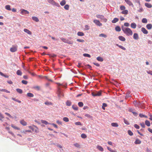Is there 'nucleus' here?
Masks as SVG:
<instances>
[{
	"instance_id": "1",
	"label": "nucleus",
	"mask_w": 152,
	"mask_h": 152,
	"mask_svg": "<svg viewBox=\"0 0 152 152\" xmlns=\"http://www.w3.org/2000/svg\"><path fill=\"white\" fill-rule=\"evenodd\" d=\"M121 28L124 33L126 36H130L132 35V31L130 28L123 26H121Z\"/></svg>"
},
{
	"instance_id": "2",
	"label": "nucleus",
	"mask_w": 152,
	"mask_h": 152,
	"mask_svg": "<svg viewBox=\"0 0 152 152\" xmlns=\"http://www.w3.org/2000/svg\"><path fill=\"white\" fill-rule=\"evenodd\" d=\"M96 17L98 18H100L101 20H102L104 22H106L107 20L104 18V16L100 15H96Z\"/></svg>"
},
{
	"instance_id": "3",
	"label": "nucleus",
	"mask_w": 152,
	"mask_h": 152,
	"mask_svg": "<svg viewBox=\"0 0 152 152\" xmlns=\"http://www.w3.org/2000/svg\"><path fill=\"white\" fill-rule=\"evenodd\" d=\"M92 95L94 96H99L101 95V92L100 91H98L92 92L91 93Z\"/></svg>"
},
{
	"instance_id": "4",
	"label": "nucleus",
	"mask_w": 152,
	"mask_h": 152,
	"mask_svg": "<svg viewBox=\"0 0 152 152\" xmlns=\"http://www.w3.org/2000/svg\"><path fill=\"white\" fill-rule=\"evenodd\" d=\"M57 94H58V97H61L64 96L63 94V93L61 90L59 88H58Z\"/></svg>"
},
{
	"instance_id": "5",
	"label": "nucleus",
	"mask_w": 152,
	"mask_h": 152,
	"mask_svg": "<svg viewBox=\"0 0 152 152\" xmlns=\"http://www.w3.org/2000/svg\"><path fill=\"white\" fill-rule=\"evenodd\" d=\"M48 2L50 3L53 5H55L58 7H59L60 5L58 4V3H57L56 2L54 1L53 0H47Z\"/></svg>"
},
{
	"instance_id": "6",
	"label": "nucleus",
	"mask_w": 152,
	"mask_h": 152,
	"mask_svg": "<svg viewBox=\"0 0 152 152\" xmlns=\"http://www.w3.org/2000/svg\"><path fill=\"white\" fill-rule=\"evenodd\" d=\"M17 49V46H13L12 47L10 48V51L12 52H16Z\"/></svg>"
},
{
	"instance_id": "7",
	"label": "nucleus",
	"mask_w": 152,
	"mask_h": 152,
	"mask_svg": "<svg viewBox=\"0 0 152 152\" xmlns=\"http://www.w3.org/2000/svg\"><path fill=\"white\" fill-rule=\"evenodd\" d=\"M94 22L97 25L99 26H102V24L100 21L97 20H94Z\"/></svg>"
},
{
	"instance_id": "8",
	"label": "nucleus",
	"mask_w": 152,
	"mask_h": 152,
	"mask_svg": "<svg viewBox=\"0 0 152 152\" xmlns=\"http://www.w3.org/2000/svg\"><path fill=\"white\" fill-rule=\"evenodd\" d=\"M130 6H134L133 4L131 1L129 0H124Z\"/></svg>"
},
{
	"instance_id": "9",
	"label": "nucleus",
	"mask_w": 152,
	"mask_h": 152,
	"mask_svg": "<svg viewBox=\"0 0 152 152\" xmlns=\"http://www.w3.org/2000/svg\"><path fill=\"white\" fill-rule=\"evenodd\" d=\"M20 13L22 15H24L26 14H29V12L27 10L24 9H22Z\"/></svg>"
},
{
	"instance_id": "10",
	"label": "nucleus",
	"mask_w": 152,
	"mask_h": 152,
	"mask_svg": "<svg viewBox=\"0 0 152 152\" xmlns=\"http://www.w3.org/2000/svg\"><path fill=\"white\" fill-rule=\"evenodd\" d=\"M141 31L145 34H146L148 33V31L144 27L141 28Z\"/></svg>"
},
{
	"instance_id": "11",
	"label": "nucleus",
	"mask_w": 152,
	"mask_h": 152,
	"mask_svg": "<svg viewBox=\"0 0 152 152\" xmlns=\"http://www.w3.org/2000/svg\"><path fill=\"white\" fill-rule=\"evenodd\" d=\"M118 38L120 40L124 42L126 40L125 38L124 37L121 36H119L118 37Z\"/></svg>"
},
{
	"instance_id": "12",
	"label": "nucleus",
	"mask_w": 152,
	"mask_h": 152,
	"mask_svg": "<svg viewBox=\"0 0 152 152\" xmlns=\"http://www.w3.org/2000/svg\"><path fill=\"white\" fill-rule=\"evenodd\" d=\"M24 31L29 35H31L32 34L31 32L27 29L25 28L24 29Z\"/></svg>"
},
{
	"instance_id": "13",
	"label": "nucleus",
	"mask_w": 152,
	"mask_h": 152,
	"mask_svg": "<svg viewBox=\"0 0 152 152\" xmlns=\"http://www.w3.org/2000/svg\"><path fill=\"white\" fill-rule=\"evenodd\" d=\"M96 148L101 151H104L103 148L100 145H97L96 146Z\"/></svg>"
},
{
	"instance_id": "14",
	"label": "nucleus",
	"mask_w": 152,
	"mask_h": 152,
	"mask_svg": "<svg viewBox=\"0 0 152 152\" xmlns=\"http://www.w3.org/2000/svg\"><path fill=\"white\" fill-rule=\"evenodd\" d=\"M131 27L132 28L135 29L137 27V25L135 23H132L131 24Z\"/></svg>"
},
{
	"instance_id": "15",
	"label": "nucleus",
	"mask_w": 152,
	"mask_h": 152,
	"mask_svg": "<svg viewBox=\"0 0 152 152\" xmlns=\"http://www.w3.org/2000/svg\"><path fill=\"white\" fill-rule=\"evenodd\" d=\"M133 38L134 39L137 40L139 38L138 35L137 33H134L133 35Z\"/></svg>"
},
{
	"instance_id": "16",
	"label": "nucleus",
	"mask_w": 152,
	"mask_h": 152,
	"mask_svg": "<svg viewBox=\"0 0 152 152\" xmlns=\"http://www.w3.org/2000/svg\"><path fill=\"white\" fill-rule=\"evenodd\" d=\"M20 123L22 125L24 126H26L27 124V123L23 120H21Z\"/></svg>"
},
{
	"instance_id": "17",
	"label": "nucleus",
	"mask_w": 152,
	"mask_h": 152,
	"mask_svg": "<svg viewBox=\"0 0 152 152\" xmlns=\"http://www.w3.org/2000/svg\"><path fill=\"white\" fill-rule=\"evenodd\" d=\"M145 5L146 7L148 8H151L152 7V5L148 3H145Z\"/></svg>"
},
{
	"instance_id": "18",
	"label": "nucleus",
	"mask_w": 152,
	"mask_h": 152,
	"mask_svg": "<svg viewBox=\"0 0 152 152\" xmlns=\"http://www.w3.org/2000/svg\"><path fill=\"white\" fill-rule=\"evenodd\" d=\"M141 143V141L138 139H136L134 142V143L136 144H140Z\"/></svg>"
},
{
	"instance_id": "19",
	"label": "nucleus",
	"mask_w": 152,
	"mask_h": 152,
	"mask_svg": "<svg viewBox=\"0 0 152 152\" xmlns=\"http://www.w3.org/2000/svg\"><path fill=\"white\" fill-rule=\"evenodd\" d=\"M146 28L149 30L151 29L152 28V25L151 24H147L146 25Z\"/></svg>"
},
{
	"instance_id": "20",
	"label": "nucleus",
	"mask_w": 152,
	"mask_h": 152,
	"mask_svg": "<svg viewBox=\"0 0 152 152\" xmlns=\"http://www.w3.org/2000/svg\"><path fill=\"white\" fill-rule=\"evenodd\" d=\"M96 59L98 61L101 62L103 61L104 60L103 58L100 56H98L97 57Z\"/></svg>"
},
{
	"instance_id": "21",
	"label": "nucleus",
	"mask_w": 152,
	"mask_h": 152,
	"mask_svg": "<svg viewBox=\"0 0 152 152\" xmlns=\"http://www.w3.org/2000/svg\"><path fill=\"white\" fill-rule=\"evenodd\" d=\"M111 125L113 127H117L118 126V124L116 123H111Z\"/></svg>"
},
{
	"instance_id": "22",
	"label": "nucleus",
	"mask_w": 152,
	"mask_h": 152,
	"mask_svg": "<svg viewBox=\"0 0 152 152\" xmlns=\"http://www.w3.org/2000/svg\"><path fill=\"white\" fill-rule=\"evenodd\" d=\"M32 19L34 20L37 22H38L39 21L38 18L36 17L33 16L32 17Z\"/></svg>"
},
{
	"instance_id": "23",
	"label": "nucleus",
	"mask_w": 152,
	"mask_h": 152,
	"mask_svg": "<svg viewBox=\"0 0 152 152\" xmlns=\"http://www.w3.org/2000/svg\"><path fill=\"white\" fill-rule=\"evenodd\" d=\"M119 20V19L117 18H115L112 21L113 23H115Z\"/></svg>"
},
{
	"instance_id": "24",
	"label": "nucleus",
	"mask_w": 152,
	"mask_h": 152,
	"mask_svg": "<svg viewBox=\"0 0 152 152\" xmlns=\"http://www.w3.org/2000/svg\"><path fill=\"white\" fill-rule=\"evenodd\" d=\"M66 1L65 0H62L60 3V5L62 6H63L65 4Z\"/></svg>"
},
{
	"instance_id": "25",
	"label": "nucleus",
	"mask_w": 152,
	"mask_h": 152,
	"mask_svg": "<svg viewBox=\"0 0 152 152\" xmlns=\"http://www.w3.org/2000/svg\"><path fill=\"white\" fill-rule=\"evenodd\" d=\"M115 30L119 32L121 31V28L120 26H117L115 28Z\"/></svg>"
},
{
	"instance_id": "26",
	"label": "nucleus",
	"mask_w": 152,
	"mask_h": 152,
	"mask_svg": "<svg viewBox=\"0 0 152 152\" xmlns=\"http://www.w3.org/2000/svg\"><path fill=\"white\" fill-rule=\"evenodd\" d=\"M16 74L18 75L21 76L22 74V73L20 70H18L17 71Z\"/></svg>"
},
{
	"instance_id": "27",
	"label": "nucleus",
	"mask_w": 152,
	"mask_h": 152,
	"mask_svg": "<svg viewBox=\"0 0 152 152\" xmlns=\"http://www.w3.org/2000/svg\"><path fill=\"white\" fill-rule=\"evenodd\" d=\"M145 124L148 126H150L151 123L150 121L148 120H146L145 121Z\"/></svg>"
},
{
	"instance_id": "28",
	"label": "nucleus",
	"mask_w": 152,
	"mask_h": 152,
	"mask_svg": "<svg viewBox=\"0 0 152 152\" xmlns=\"http://www.w3.org/2000/svg\"><path fill=\"white\" fill-rule=\"evenodd\" d=\"M27 96L29 97H34V94L30 93H28L27 94Z\"/></svg>"
},
{
	"instance_id": "29",
	"label": "nucleus",
	"mask_w": 152,
	"mask_h": 152,
	"mask_svg": "<svg viewBox=\"0 0 152 152\" xmlns=\"http://www.w3.org/2000/svg\"><path fill=\"white\" fill-rule=\"evenodd\" d=\"M128 11L127 10H125L121 12V13L123 14L127 15L128 14Z\"/></svg>"
},
{
	"instance_id": "30",
	"label": "nucleus",
	"mask_w": 152,
	"mask_h": 152,
	"mask_svg": "<svg viewBox=\"0 0 152 152\" xmlns=\"http://www.w3.org/2000/svg\"><path fill=\"white\" fill-rule=\"evenodd\" d=\"M72 108L75 110H78V108L76 105H73L72 106Z\"/></svg>"
},
{
	"instance_id": "31",
	"label": "nucleus",
	"mask_w": 152,
	"mask_h": 152,
	"mask_svg": "<svg viewBox=\"0 0 152 152\" xmlns=\"http://www.w3.org/2000/svg\"><path fill=\"white\" fill-rule=\"evenodd\" d=\"M77 34L78 36H83L84 35V34L83 32H77Z\"/></svg>"
},
{
	"instance_id": "32",
	"label": "nucleus",
	"mask_w": 152,
	"mask_h": 152,
	"mask_svg": "<svg viewBox=\"0 0 152 152\" xmlns=\"http://www.w3.org/2000/svg\"><path fill=\"white\" fill-rule=\"evenodd\" d=\"M50 57H55L56 56V55L54 54H47Z\"/></svg>"
},
{
	"instance_id": "33",
	"label": "nucleus",
	"mask_w": 152,
	"mask_h": 152,
	"mask_svg": "<svg viewBox=\"0 0 152 152\" xmlns=\"http://www.w3.org/2000/svg\"><path fill=\"white\" fill-rule=\"evenodd\" d=\"M116 45L117 46H118L119 48H121V49H122L123 50H126L125 48H124V47H123V46H122L121 45H119L118 44H116Z\"/></svg>"
},
{
	"instance_id": "34",
	"label": "nucleus",
	"mask_w": 152,
	"mask_h": 152,
	"mask_svg": "<svg viewBox=\"0 0 152 152\" xmlns=\"http://www.w3.org/2000/svg\"><path fill=\"white\" fill-rule=\"evenodd\" d=\"M81 137L85 139V138H86L87 137V136L85 134H82L81 135Z\"/></svg>"
},
{
	"instance_id": "35",
	"label": "nucleus",
	"mask_w": 152,
	"mask_h": 152,
	"mask_svg": "<svg viewBox=\"0 0 152 152\" xmlns=\"http://www.w3.org/2000/svg\"><path fill=\"white\" fill-rule=\"evenodd\" d=\"M16 91L19 94H22L23 93V91L22 89L19 88L16 89Z\"/></svg>"
},
{
	"instance_id": "36",
	"label": "nucleus",
	"mask_w": 152,
	"mask_h": 152,
	"mask_svg": "<svg viewBox=\"0 0 152 152\" xmlns=\"http://www.w3.org/2000/svg\"><path fill=\"white\" fill-rule=\"evenodd\" d=\"M107 106V104L106 103H103L102 104V109L104 110H105V107H106Z\"/></svg>"
},
{
	"instance_id": "37",
	"label": "nucleus",
	"mask_w": 152,
	"mask_h": 152,
	"mask_svg": "<svg viewBox=\"0 0 152 152\" xmlns=\"http://www.w3.org/2000/svg\"><path fill=\"white\" fill-rule=\"evenodd\" d=\"M5 8L7 10H11V9L10 8V5H6L5 7Z\"/></svg>"
},
{
	"instance_id": "38",
	"label": "nucleus",
	"mask_w": 152,
	"mask_h": 152,
	"mask_svg": "<svg viewBox=\"0 0 152 152\" xmlns=\"http://www.w3.org/2000/svg\"><path fill=\"white\" fill-rule=\"evenodd\" d=\"M99 37L106 38L107 37L106 35L104 34H101L99 35Z\"/></svg>"
},
{
	"instance_id": "39",
	"label": "nucleus",
	"mask_w": 152,
	"mask_h": 152,
	"mask_svg": "<svg viewBox=\"0 0 152 152\" xmlns=\"http://www.w3.org/2000/svg\"><path fill=\"white\" fill-rule=\"evenodd\" d=\"M41 122H42V123L44 124L45 125H47L49 124V123L47 121L45 120H41Z\"/></svg>"
},
{
	"instance_id": "40",
	"label": "nucleus",
	"mask_w": 152,
	"mask_h": 152,
	"mask_svg": "<svg viewBox=\"0 0 152 152\" xmlns=\"http://www.w3.org/2000/svg\"><path fill=\"white\" fill-rule=\"evenodd\" d=\"M142 22L143 23H146L148 22V20L146 18H144L142 20Z\"/></svg>"
},
{
	"instance_id": "41",
	"label": "nucleus",
	"mask_w": 152,
	"mask_h": 152,
	"mask_svg": "<svg viewBox=\"0 0 152 152\" xmlns=\"http://www.w3.org/2000/svg\"><path fill=\"white\" fill-rule=\"evenodd\" d=\"M66 104L67 106H70L71 105V102L70 101H67L66 102Z\"/></svg>"
},
{
	"instance_id": "42",
	"label": "nucleus",
	"mask_w": 152,
	"mask_h": 152,
	"mask_svg": "<svg viewBox=\"0 0 152 152\" xmlns=\"http://www.w3.org/2000/svg\"><path fill=\"white\" fill-rule=\"evenodd\" d=\"M22 133L24 134H26V132H31V130H26L25 131H23L21 132Z\"/></svg>"
},
{
	"instance_id": "43",
	"label": "nucleus",
	"mask_w": 152,
	"mask_h": 152,
	"mask_svg": "<svg viewBox=\"0 0 152 152\" xmlns=\"http://www.w3.org/2000/svg\"><path fill=\"white\" fill-rule=\"evenodd\" d=\"M64 8L66 10H68L69 8V5L68 4H66L64 7Z\"/></svg>"
},
{
	"instance_id": "44",
	"label": "nucleus",
	"mask_w": 152,
	"mask_h": 152,
	"mask_svg": "<svg viewBox=\"0 0 152 152\" xmlns=\"http://www.w3.org/2000/svg\"><path fill=\"white\" fill-rule=\"evenodd\" d=\"M11 126H12V127L13 128H14L15 129H17V130H20V128H19L15 126H14L13 124L11 125Z\"/></svg>"
},
{
	"instance_id": "45",
	"label": "nucleus",
	"mask_w": 152,
	"mask_h": 152,
	"mask_svg": "<svg viewBox=\"0 0 152 152\" xmlns=\"http://www.w3.org/2000/svg\"><path fill=\"white\" fill-rule=\"evenodd\" d=\"M74 145L75 147H76L78 148H80V145L77 143H76L74 144Z\"/></svg>"
},
{
	"instance_id": "46",
	"label": "nucleus",
	"mask_w": 152,
	"mask_h": 152,
	"mask_svg": "<svg viewBox=\"0 0 152 152\" xmlns=\"http://www.w3.org/2000/svg\"><path fill=\"white\" fill-rule=\"evenodd\" d=\"M78 105L80 107H82L83 105V104L82 102H80L78 103Z\"/></svg>"
},
{
	"instance_id": "47",
	"label": "nucleus",
	"mask_w": 152,
	"mask_h": 152,
	"mask_svg": "<svg viewBox=\"0 0 152 152\" xmlns=\"http://www.w3.org/2000/svg\"><path fill=\"white\" fill-rule=\"evenodd\" d=\"M63 120L64 121L66 122H68L69 121L68 118L66 117L64 118H63Z\"/></svg>"
},
{
	"instance_id": "48",
	"label": "nucleus",
	"mask_w": 152,
	"mask_h": 152,
	"mask_svg": "<svg viewBox=\"0 0 152 152\" xmlns=\"http://www.w3.org/2000/svg\"><path fill=\"white\" fill-rule=\"evenodd\" d=\"M60 39L63 42L65 43H66V42H67V40H66V39H65L63 37H61L60 38Z\"/></svg>"
},
{
	"instance_id": "49",
	"label": "nucleus",
	"mask_w": 152,
	"mask_h": 152,
	"mask_svg": "<svg viewBox=\"0 0 152 152\" xmlns=\"http://www.w3.org/2000/svg\"><path fill=\"white\" fill-rule=\"evenodd\" d=\"M128 134L130 136H132L133 134L132 132L130 130H128Z\"/></svg>"
},
{
	"instance_id": "50",
	"label": "nucleus",
	"mask_w": 152,
	"mask_h": 152,
	"mask_svg": "<svg viewBox=\"0 0 152 152\" xmlns=\"http://www.w3.org/2000/svg\"><path fill=\"white\" fill-rule=\"evenodd\" d=\"M83 56L85 57H87L89 58H90L91 57L90 55L87 53H84L83 54Z\"/></svg>"
},
{
	"instance_id": "51",
	"label": "nucleus",
	"mask_w": 152,
	"mask_h": 152,
	"mask_svg": "<svg viewBox=\"0 0 152 152\" xmlns=\"http://www.w3.org/2000/svg\"><path fill=\"white\" fill-rule=\"evenodd\" d=\"M139 116L141 118H142V117H145V118H147V116H146V115H143L142 114H141V113L139 114Z\"/></svg>"
},
{
	"instance_id": "52",
	"label": "nucleus",
	"mask_w": 152,
	"mask_h": 152,
	"mask_svg": "<svg viewBox=\"0 0 152 152\" xmlns=\"http://www.w3.org/2000/svg\"><path fill=\"white\" fill-rule=\"evenodd\" d=\"M120 8L121 10H124L126 8V7L124 6H123V5H121V6H120Z\"/></svg>"
},
{
	"instance_id": "53",
	"label": "nucleus",
	"mask_w": 152,
	"mask_h": 152,
	"mask_svg": "<svg viewBox=\"0 0 152 152\" xmlns=\"http://www.w3.org/2000/svg\"><path fill=\"white\" fill-rule=\"evenodd\" d=\"M85 27L84 29L85 30H87L89 29V27L88 25H86L85 26Z\"/></svg>"
},
{
	"instance_id": "54",
	"label": "nucleus",
	"mask_w": 152,
	"mask_h": 152,
	"mask_svg": "<svg viewBox=\"0 0 152 152\" xmlns=\"http://www.w3.org/2000/svg\"><path fill=\"white\" fill-rule=\"evenodd\" d=\"M1 91H4L5 92H6L8 93H10V91H8L7 90L5 89H2L1 90Z\"/></svg>"
},
{
	"instance_id": "55",
	"label": "nucleus",
	"mask_w": 152,
	"mask_h": 152,
	"mask_svg": "<svg viewBox=\"0 0 152 152\" xmlns=\"http://www.w3.org/2000/svg\"><path fill=\"white\" fill-rule=\"evenodd\" d=\"M21 82L22 83L25 85H26L28 83V82L25 80H22Z\"/></svg>"
},
{
	"instance_id": "56",
	"label": "nucleus",
	"mask_w": 152,
	"mask_h": 152,
	"mask_svg": "<svg viewBox=\"0 0 152 152\" xmlns=\"http://www.w3.org/2000/svg\"><path fill=\"white\" fill-rule=\"evenodd\" d=\"M34 88L37 90H39L40 89V87L39 86H35L34 87Z\"/></svg>"
},
{
	"instance_id": "57",
	"label": "nucleus",
	"mask_w": 152,
	"mask_h": 152,
	"mask_svg": "<svg viewBox=\"0 0 152 152\" xmlns=\"http://www.w3.org/2000/svg\"><path fill=\"white\" fill-rule=\"evenodd\" d=\"M12 99L14 101H15L16 102H18V103H20L21 102V101H19V100H18V99H16L15 98H12Z\"/></svg>"
},
{
	"instance_id": "58",
	"label": "nucleus",
	"mask_w": 152,
	"mask_h": 152,
	"mask_svg": "<svg viewBox=\"0 0 152 152\" xmlns=\"http://www.w3.org/2000/svg\"><path fill=\"white\" fill-rule=\"evenodd\" d=\"M75 124L77 125H82V124L80 122H76L75 123Z\"/></svg>"
},
{
	"instance_id": "59",
	"label": "nucleus",
	"mask_w": 152,
	"mask_h": 152,
	"mask_svg": "<svg viewBox=\"0 0 152 152\" xmlns=\"http://www.w3.org/2000/svg\"><path fill=\"white\" fill-rule=\"evenodd\" d=\"M124 123L127 124V125H129V121L125 120V119H124Z\"/></svg>"
},
{
	"instance_id": "60",
	"label": "nucleus",
	"mask_w": 152,
	"mask_h": 152,
	"mask_svg": "<svg viewBox=\"0 0 152 152\" xmlns=\"http://www.w3.org/2000/svg\"><path fill=\"white\" fill-rule=\"evenodd\" d=\"M45 104L46 105H47L52 104L50 102H46L45 103Z\"/></svg>"
},
{
	"instance_id": "61",
	"label": "nucleus",
	"mask_w": 152,
	"mask_h": 152,
	"mask_svg": "<svg viewBox=\"0 0 152 152\" xmlns=\"http://www.w3.org/2000/svg\"><path fill=\"white\" fill-rule=\"evenodd\" d=\"M134 126L137 129H139L140 128V126L137 124H135Z\"/></svg>"
},
{
	"instance_id": "62",
	"label": "nucleus",
	"mask_w": 152,
	"mask_h": 152,
	"mask_svg": "<svg viewBox=\"0 0 152 152\" xmlns=\"http://www.w3.org/2000/svg\"><path fill=\"white\" fill-rule=\"evenodd\" d=\"M124 26L126 27H129V24L128 23H124Z\"/></svg>"
},
{
	"instance_id": "63",
	"label": "nucleus",
	"mask_w": 152,
	"mask_h": 152,
	"mask_svg": "<svg viewBox=\"0 0 152 152\" xmlns=\"http://www.w3.org/2000/svg\"><path fill=\"white\" fill-rule=\"evenodd\" d=\"M140 124L142 128H144L145 127V125L143 122L141 123Z\"/></svg>"
},
{
	"instance_id": "64",
	"label": "nucleus",
	"mask_w": 152,
	"mask_h": 152,
	"mask_svg": "<svg viewBox=\"0 0 152 152\" xmlns=\"http://www.w3.org/2000/svg\"><path fill=\"white\" fill-rule=\"evenodd\" d=\"M77 41L80 42H84V40L80 39H77Z\"/></svg>"
}]
</instances>
